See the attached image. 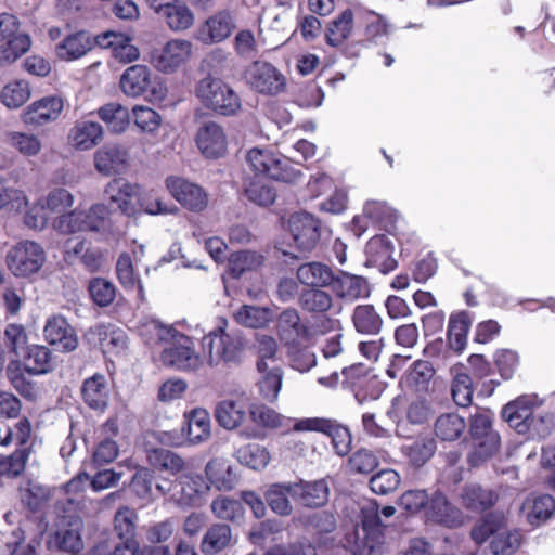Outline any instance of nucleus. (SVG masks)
I'll list each match as a JSON object with an SVG mask.
<instances>
[{
  "label": "nucleus",
  "mask_w": 555,
  "mask_h": 555,
  "mask_svg": "<svg viewBox=\"0 0 555 555\" xmlns=\"http://www.w3.org/2000/svg\"><path fill=\"white\" fill-rule=\"evenodd\" d=\"M135 518V513L128 506H122L117 509L114 517V531L116 532L118 540H137Z\"/></svg>",
  "instance_id": "obj_55"
},
{
  "label": "nucleus",
  "mask_w": 555,
  "mask_h": 555,
  "mask_svg": "<svg viewBox=\"0 0 555 555\" xmlns=\"http://www.w3.org/2000/svg\"><path fill=\"white\" fill-rule=\"evenodd\" d=\"M132 118L134 125L145 133H155L162 125V116L153 108L145 105H134L132 107Z\"/></svg>",
  "instance_id": "obj_57"
},
{
  "label": "nucleus",
  "mask_w": 555,
  "mask_h": 555,
  "mask_svg": "<svg viewBox=\"0 0 555 555\" xmlns=\"http://www.w3.org/2000/svg\"><path fill=\"white\" fill-rule=\"evenodd\" d=\"M293 485H272L266 492V501L270 508L278 515L287 516L292 513V505L288 500L293 499Z\"/></svg>",
  "instance_id": "obj_49"
},
{
  "label": "nucleus",
  "mask_w": 555,
  "mask_h": 555,
  "mask_svg": "<svg viewBox=\"0 0 555 555\" xmlns=\"http://www.w3.org/2000/svg\"><path fill=\"white\" fill-rule=\"evenodd\" d=\"M214 515L223 520L237 521L244 517V506L238 500L219 495L211 503Z\"/></svg>",
  "instance_id": "obj_53"
},
{
  "label": "nucleus",
  "mask_w": 555,
  "mask_h": 555,
  "mask_svg": "<svg viewBox=\"0 0 555 555\" xmlns=\"http://www.w3.org/2000/svg\"><path fill=\"white\" fill-rule=\"evenodd\" d=\"M293 429L296 431H318L331 438L333 449L339 456L347 455L351 450V434L346 426L335 420L311 417L297 421Z\"/></svg>",
  "instance_id": "obj_9"
},
{
  "label": "nucleus",
  "mask_w": 555,
  "mask_h": 555,
  "mask_svg": "<svg viewBox=\"0 0 555 555\" xmlns=\"http://www.w3.org/2000/svg\"><path fill=\"white\" fill-rule=\"evenodd\" d=\"M247 415L244 402L223 400L215 409V417L218 424L225 429H235L243 424Z\"/></svg>",
  "instance_id": "obj_35"
},
{
  "label": "nucleus",
  "mask_w": 555,
  "mask_h": 555,
  "mask_svg": "<svg viewBox=\"0 0 555 555\" xmlns=\"http://www.w3.org/2000/svg\"><path fill=\"white\" fill-rule=\"evenodd\" d=\"M195 94L206 108L221 116H234L242 108L237 92L221 78L208 76L201 79Z\"/></svg>",
  "instance_id": "obj_6"
},
{
  "label": "nucleus",
  "mask_w": 555,
  "mask_h": 555,
  "mask_svg": "<svg viewBox=\"0 0 555 555\" xmlns=\"http://www.w3.org/2000/svg\"><path fill=\"white\" fill-rule=\"evenodd\" d=\"M469 434L474 448L468 454L467 462L475 468L499 451L500 436L492 429V421L486 414H476L472 417Z\"/></svg>",
  "instance_id": "obj_8"
},
{
  "label": "nucleus",
  "mask_w": 555,
  "mask_h": 555,
  "mask_svg": "<svg viewBox=\"0 0 555 555\" xmlns=\"http://www.w3.org/2000/svg\"><path fill=\"white\" fill-rule=\"evenodd\" d=\"M30 96L28 85L24 81H14L5 85L0 92V100L10 109L18 108Z\"/></svg>",
  "instance_id": "obj_56"
},
{
  "label": "nucleus",
  "mask_w": 555,
  "mask_h": 555,
  "mask_svg": "<svg viewBox=\"0 0 555 555\" xmlns=\"http://www.w3.org/2000/svg\"><path fill=\"white\" fill-rule=\"evenodd\" d=\"M533 401L527 396H520L508 402L502 410L503 418L519 434H525L534 427Z\"/></svg>",
  "instance_id": "obj_18"
},
{
  "label": "nucleus",
  "mask_w": 555,
  "mask_h": 555,
  "mask_svg": "<svg viewBox=\"0 0 555 555\" xmlns=\"http://www.w3.org/2000/svg\"><path fill=\"white\" fill-rule=\"evenodd\" d=\"M98 116L113 133L125 132L129 128L131 119L128 108L117 102L101 106L98 109Z\"/></svg>",
  "instance_id": "obj_37"
},
{
  "label": "nucleus",
  "mask_w": 555,
  "mask_h": 555,
  "mask_svg": "<svg viewBox=\"0 0 555 555\" xmlns=\"http://www.w3.org/2000/svg\"><path fill=\"white\" fill-rule=\"evenodd\" d=\"M433 364L425 360H416L404 376V383L408 388L416 392L428 390L430 382L435 376Z\"/></svg>",
  "instance_id": "obj_41"
},
{
  "label": "nucleus",
  "mask_w": 555,
  "mask_h": 555,
  "mask_svg": "<svg viewBox=\"0 0 555 555\" xmlns=\"http://www.w3.org/2000/svg\"><path fill=\"white\" fill-rule=\"evenodd\" d=\"M167 26L173 31H182L194 23V15L190 8L182 1L176 0L160 14Z\"/></svg>",
  "instance_id": "obj_45"
},
{
  "label": "nucleus",
  "mask_w": 555,
  "mask_h": 555,
  "mask_svg": "<svg viewBox=\"0 0 555 555\" xmlns=\"http://www.w3.org/2000/svg\"><path fill=\"white\" fill-rule=\"evenodd\" d=\"M261 375L257 382L260 396L273 402L278 399L283 382V371L279 365L267 366L266 371H258Z\"/></svg>",
  "instance_id": "obj_46"
},
{
  "label": "nucleus",
  "mask_w": 555,
  "mask_h": 555,
  "mask_svg": "<svg viewBox=\"0 0 555 555\" xmlns=\"http://www.w3.org/2000/svg\"><path fill=\"white\" fill-rule=\"evenodd\" d=\"M345 382L353 388L354 391L359 389L364 383H371L374 387H378V378L371 370L362 364H352L343 370Z\"/></svg>",
  "instance_id": "obj_60"
},
{
  "label": "nucleus",
  "mask_w": 555,
  "mask_h": 555,
  "mask_svg": "<svg viewBox=\"0 0 555 555\" xmlns=\"http://www.w3.org/2000/svg\"><path fill=\"white\" fill-rule=\"evenodd\" d=\"M152 83V73L145 65H131L120 77V89L130 98H139L143 95Z\"/></svg>",
  "instance_id": "obj_24"
},
{
  "label": "nucleus",
  "mask_w": 555,
  "mask_h": 555,
  "mask_svg": "<svg viewBox=\"0 0 555 555\" xmlns=\"http://www.w3.org/2000/svg\"><path fill=\"white\" fill-rule=\"evenodd\" d=\"M166 185L173 198L190 211L201 212L208 205V194L198 184L180 177H168Z\"/></svg>",
  "instance_id": "obj_13"
},
{
  "label": "nucleus",
  "mask_w": 555,
  "mask_h": 555,
  "mask_svg": "<svg viewBox=\"0 0 555 555\" xmlns=\"http://www.w3.org/2000/svg\"><path fill=\"white\" fill-rule=\"evenodd\" d=\"M88 291L91 299L99 307L109 306L116 297L115 285L103 278H93L89 282Z\"/></svg>",
  "instance_id": "obj_59"
},
{
  "label": "nucleus",
  "mask_w": 555,
  "mask_h": 555,
  "mask_svg": "<svg viewBox=\"0 0 555 555\" xmlns=\"http://www.w3.org/2000/svg\"><path fill=\"white\" fill-rule=\"evenodd\" d=\"M436 450V440L430 436H418L401 447L402 454L414 468L423 467L434 456Z\"/></svg>",
  "instance_id": "obj_32"
},
{
  "label": "nucleus",
  "mask_w": 555,
  "mask_h": 555,
  "mask_svg": "<svg viewBox=\"0 0 555 555\" xmlns=\"http://www.w3.org/2000/svg\"><path fill=\"white\" fill-rule=\"evenodd\" d=\"M188 442L199 443L210 436V417L206 410L195 409L183 425Z\"/></svg>",
  "instance_id": "obj_38"
},
{
  "label": "nucleus",
  "mask_w": 555,
  "mask_h": 555,
  "mask_svg": "<svg viewBox=\"0 0 555 555\" xmlns=\"http://www.w3.org/2000/svg\"><path fill=\"white\" fill-rule=\"evenodd\" d=\"M7 263L16 276H27L35 272V242H21L7 255Z\"/></svg>",
  "instance_id": "obj_27"
},
{
  "label": "nucleus",
  "mask_w": 555,
  "mask_h": 555,
  "mask_svg": "<svg viewBox=\"0 0 555 555\" xmlns=\"http://www.w3.org/2000/svg\"><path fill=\"white\" fill-rule=\"evenodd\" d=\"M235 455L241 464L255 470L264 468L270 461L269 451L258 443L242 446L236 450Z\"/></svg>",
  "instance_id": "obj_50"
},
{
  "label": "nucleus",
  "mask_w": 555,
  "mask_h": 555,
  "mask_svg": "<svg viewBox=\"0 0 555 555\" xmlns=\"http://www.w3.org/2000/svg\"><path fill=\"white\" fill-rule=\"evenodd\" d=\"M85 403L92 410L104 411L107 406L108 390L106 378L103 374L95 373L87 378L81 387Z\"/></svg>",
  "instance_id": "obj_33"
},
{
  "label": "nucleus",
  "mask_w": 555,
  "mask_h": 555,
  "mask_svg": "<svg viewBox=\"0 0 555 555\" xmlns=\"http://www.w3.org/2000/svg\"><path fill=\"white\" fill-rule=\"evenodd\" d=\"M235 321L246 327L260 328L268 322V310L254 306H242L234 313Z\"/></svg>",
  "instance_id": "obj_61"
},
{
  "label": "nucleus",
  "mask_w": 555,
  "mask_h": 555,
  "mask_svg": "<svg viewBox=\"0 0 555 555\" xmlns=\"http://www.w3.org/2000/svg\"><path fill=\"white\" fill-rule=\"evenodd\" d=\"M43 335L49 345L59 351L70 352L78 347L74 327L62 315H53L47 321Z\"/></svg>",
  "instance_id": "obj_16"
},
{
  "label": "nucleus",
  "mask_w": 555,
  "mask_h": 555,
  "mask_svg": "<svg viewBox=\"0 0 555 555\" xmlns=\"http://www.w3.org/2000/svg\"><path fill=\"white\" fill-rule=\"evenodd\" d=\"M128 160V150L118 144H105L94 154L95 169L105 176L119 172Z\"/></svg>",
  "instance_id": "obj_22"
},
{
  "label": "nucleus",
  "mask_w": 555,
  "mask_h": 555,
  "mask_svg": "<svg viewBox=\"0 0 555 555\" xmlns=\"http://www.w3.org/2000/svg\"><path fill=\"white\" fill-rule=\"evenodd\" d=\"M351 322L357 333L376 336L382 332L384 320L371 304L358 305L351 313Z\"/></svg>",
  "instance_id": "obj_29"
},
{
  "label": "nucleus",
  "mask_w": 555,
  "mask_h": 555,
  "mask_svg": "<svg viewBox=\"0 0 555 555\" xmlns=\"http://www.w3.org/2000/svg\"><path fill=\"white\" fill-rule=\"evenodd\" d=\"M275 328L280 340L287 347H299L311 337L310 327L295 308H286L278 315Z\"/></svg>",
  "instance_id": "obj_12"
},
{
  "label": "nucleus",
  "mask_w": 555,
  "mask_h": 555,
  "mask_svg": "<svg viewBox=\"0 0 555 555\" xmlns=\"http://www.w3.org/2000/svg\"><path fill=\"white\" fill-rule=\"evenodd\" d=\"M507 518L502 512H491L481 517L470 531V538L477 543H485L490 537L493 555H514L522 544L519 529L506 530Z\"/></svg>",
  "instance_id": "obj_2"
},
{
  "label": "nucleus",
  "mask_w": 555,
  "mask_h": 555,
  "mask_svg": "<svg viewBox=\"0 0 555 555\" xmlns=\"http://www.w3.org/2000/svg\"><path fill=\"white\" fill-rule=\"evenodd\" d=\"M103 137V128L94 121H79L70 130L68 139L78 150L86 151L95 146Z\"/></svg>",
  "instance_id": "obj_36"
},
{
  "label": "nucleus",
  "mask_w": 555,
  "mask_h": 555,
  "mask_svg": "<svg viewBox=\"0 0 555 555\" xmlns=\"http://www.w3.org/2000/svg\"><path fill=\"white\" fill-rule=\"evenodd\" d=\"M246 160L256 176L287 183H294L301 177V172L295 169L288 159L267 149H251L246 155Z\"/></svg>",
  "instance_id": "obj_7"
},
{
  "label": "nucleus",
  "mask_w": 555,
  "mask_h": 555,
  "mask_svg": "<svg viewBox=\"0 0 555 555\" xmlns=\"http://www.w3.org/2000/svg\"><path fill=\"white\" fill-rule=\"evenodd\" d=\"M5 345L15 354L7 366V376L11 385L26 399L35 396V367L24 361L33 357L34 346L27 344V335L22 325L9 324L4 330Z\"/></svg>",
  "instance_id": "obj_1"
},
{
  "label": "nucleus",
  "mask_w": 555,
  "mask_h": 555,
  "mask_svg": "<svg viewBox=\"0 0 555 555\" xmlns=\"http://www.w3.org/2000/svg\"><path fill=\"white\" fill-rule=\"evenodd\" d=\"M63 107L64 101L59 95H50L37 100V127L57 120Z\"/></svg>",
  "instance_id": "obj_54"
},
{
  "label": "nucleus",
  "mask_w": 555,
  "mask_h": 555,
  "mask_svg": "<svg viewBox=\"0 0 555 555\" xmlns=\"http://www.w3.org/2000/svg\"><path fill=\"white\" fill-rule=\"evenodd\" d=\"M147 461L154 468L173 476L185 468V461L179 454L163 448L151 449L147 452Z\"/></svg>",
  "instance_id": "obj_40"
},
{
  "label": "nucleus",
  "mask_w": 555,
  "mask_h": 555,
  "mask_svg": "<svg viewBox=\"0 0 555 555\" xmlns=\"http://www.w3.org/2000/svg\"><path fill=\"white\" fill-rule=\"evenodd\" d=\"M527 520L533 527H539L548 520L555 512V500L550 494H542L525 503Z\"/></svg>",
  "instance_id": "obj_42"
},
{
  "label": "nucleus",
  "mask_w": 555,
  "mask_h": 555,
  "mask_svg": "<svg viewBox=\"0 0 555 555\" xmlns=\"http://www.w3.org/2000/svg\"><path fill=\"white\" fill-rule=\"evenodd\" d=\"M209 482L219 491H231L237 482V475L230 462L222 457L211 459L205 467Z\"/></svg>",
  "instance_id": "obj_30"
},
{
  "label": "nucleus",
  "mask_w": 555,
  "mask_h": 555,
  "mask_svg": "<svg viewBox=\"0 0 555 555\" xmlns=\"http://www.w3.org/2000/svg\"><path fill=\"white\" fill-rule=\"evenodd\" d=\"M288 228L299 250L310 251L320 241V221L309 212L293 214Z\"/></svg>",
  "instance_id": "obj_14"
},
{
  "label": "nucleus",
  "mask_w": 555,
  "mask_h": 555,
  "mask_svg": "<svg viewBox=\"0 0 555 555\" xmlns=\"http://www.w3.org/2000/svg\"><path fill=\"white\" fill-rule=\"evenodd\" d=\"M235 25L228 11H220L208 17L198 29V39L205 44L218 43L232 34Z\"/></svg>",
  "instance_id": "obj_20"
},
{
  "label": "nucleus",
  "mask_w": 555,
  "mask_h": 555,
  "mask_svg": "<svg viewBox=\"0 0 555 555\" xmlns=\"http://www.w3.org/2000/svg\"><path fill=\"white\" fill-rule=\"evenodd\" d=\"M78 505L79 503L74 499L59 502L57 508H61L64 514L57 516L55 530L47 541L48 548L73 555H78L83 550L81 537L83 520L77 513Z\"/></svg>",
  "instance_id": "obj_3"
},
{
  "label": "nucleus",
  "mask_w": 555,
  "mask_h": 555,
  "mask_svg": "<svg viewBox=\"0 0 555 555\" xmlns=\"http://www.w3.org/2000/svg\"><path fill=\"white\" fill-rule=\"evenodd\" d=\"M111 211L104 204H94L88 210H81L85 232H99L105 229Z\"/></svg>",
  "instance_id": "obj_62"
},
{
  "label": "nucleus",
  "mask_w": 555,
  "mask_h": 555,
  "mask_svg": "<svg viewBox=\"0 0 555 555\" xmlns=\"http://www.w3.org/2000/svg\"><path fill=\"white\" fill-rule=\"evenodd\" d=\"M363 218L380 228L388 229L397 221L396 210L387 203L379 201H369L363 208Z\"/></svg>",
  "instance_id": "obj_47"
},
{
  "label": "nucleus",
  "mask_w": 555,
  "mask_h": 555,
  "mask_svg": "<svg viewBox=\"0 0 555 555\" xmlns=\"http://www.w3.org/2000/svg\"><path fill=\"white\" fill-rule=\"evenodd\" d=\"M232 531L229 525L214 524L204 534L201 550L204 554L214 555L220 553L231 543Z\"/></svg>",
  "instance_id": "obj_39"
},
{
  "label": "nucleus",
  "mask_w": 555,
  "mask_h": 555,
  "mask_svg": "<svg viewBox=\"0 0 555 555\" xmlns=\"http://www.w3.org/2000/svg\"><path fill=\"white\" fill-rule=\"evenodd\" d=\"M427 516L433 521L449 528L460 527L464 521L463 513L452 505L444 494L436 492L429 501Z\"/></svg>",
  "instance_id": "obj_23"
},
{
  "label": "nucleus",
  "mask_w": 555,
  "mask_h": 555,
  "mask_svg": "<svg viewBox=\"0 0 555 555\" xmlns=\"http://www.w3.org/2000/svg\"><path fill=\"white\" fill-rule=\"evenodd\" d=\"M400 476L393 469H382L370 479V489L376 494H388L400 485Z\"/></svg>",
  "instance_id": "obj_64"
},
{
  "label": "nucleus",
  "mask_w": 555,
  "mask_h": 555,
  "mask_svg": "<svg viewBox=\"0 0 555 555\" xmlns=\"http://www.w3.org/2000/svg\"><path fill=\"white\" fill-rule=\"evenodd\" d=\"M227 319L219 318L216 327L202 339L203 351L207 354L209 365H218L221 362L238 365L243 360V338L227 333Z\"/></svg>",
  "instance_id": "obj_5"
},
{
  "label": "nucleus",
  "mask_w": 555,
  "mask_h": 555,
  "mask_svg": "<svg viewBox=\"0 0 555 555\" xmlns=\"http://www.w3.org/2000/svg\"><path fill=\"white\" fill-rule=\"evenodd\" d=\"M334 274L330 266L319 261L301 263L296 271V278L302 285L315 288L331 287Z\"/></svg>",
  "instance_id": "obj_25"
},
{
  "label": "nucleus",
  "mask_w": 555,
  "mask_h": 555,
  "mask_svg": "<svg viewBox=\"0 0 555 555\" xmlns=\"http://www.w3.org/2000/svg\"><path fill=\"white\" fill-rule=\"evenodd\" d=\"M465 429V420L456 413L441 414L435 422V434L443 441L457 440Z\"/></svg>",
  "instance_id": "obj_44"
},
{
  "label": "nucleus",
  "mask_w": 555,
  "mask_h": 555,
  "mask_svg": "<svg viewBox=\"0 0 555 555\" xmlns=\"http://www.w3.org/2000/svg\"><path fill=\"white\" fill-rule=\"evenodd\" d=\"M353 14L351 10H345L336 20H334L327 31L326 42L332 47H339L351 34Z\"/></svg>",
  "instance_id": "obj_52"
},
{
  "label": "nucleus",
  "mask_w": 555,
  "mask_h": 555,
  "mask_svg": "<svg viewBox=\"0 0 555 555\" xmlns=\"http://www.w3.org/2000/svg\"><path fill=\"white\" fill-rule=\"evenodd\" d=\"M137 188V185H132L122 179H114L107 184L105 193L108 195L111 204H115L121 214L131 217L137 214L133 202Z\"/></svg>",
  "instance_id": "obj_26"
},
{
  "label": "nucleus",
  "mask_w": 555,
  "mask_h": 555,
  "mask_svg": "<svg viewBox=\"0 0 555 555\" xmlns=\"http://www.w3.org/2000/svg\"><path fill=\"white\" fill-rule=\"evenodd\" d=\"M262 256L250 250H238L229 258V268L234 278L251 271L261 264Z\"/></svg>",
  "instance_id": "obj_58"
},
{
  "label": "nucleus",
  "mask_w": 555,
  "mask_h": 555,
  "mask_svg": "<svg viewBox=\"0 0 555 555\" xmlns=\"http://www.w3.org/2000/svg\"><path fill=\"white\" fill-rule=\"evenodd\" d=\"M331 288L336 297L346 301L367 298L371 294L370 284L364 276L351 274L343 270L334 274Z\"/></svg>",
  "instance_id": "obj_17"
},
{
  "label": "nucleus",
  "mask_w": 555,
  "mask_h": 555,
  "mask_svg": "<svg viewBox=\"0 0 555 555\" xmlns=\"http://www.w3.org/2000/svg\"><path fill=\"white\" fill-rule=\"evenodd\" d=\"M159 341H168L170 346L160 354L163 363L179 371H196L202 365L199 354L194 349L191 337L180 333L173 326L153 322Z\"/></svg>",
  "instance_id": "obj_4"
},
{
  "label": "nucleus",
  "mask_w": 555,
  "mask_h": 555,
  "mask_svg": "<svg viewBox=\"0 0 555 555\" xmlns=\"http://www.w3.org/2000/svg\"><path fill=\"white\" fill-rule=\"evenodd\" d=\"M196 145L208 158H218L227 151V137L215 121L203 125L196 134Z\"/></svg>",
  "instance_id": "obj_19"
},
{
  "label": "nucleus",
  "mask_w": 555,
  "mask_h": 555,
  "mask_svg": "<svg viewBox=\"0 0 555 555\" xmlns=\"http://www.w3.org/2000/svg\"><path fill=\"white\" fill-rule=\"evenodd\" d=\"M91 48L90 37L85 31H78L57 44V54L61 59L70 61L83 56Z\"/></svg>",
  "instance_id": "obj_43"
},
{
  "label": "nucleus",
  "mask_w": 555,
  "mask_h": 555,
  "mask_svg": "<svg viewBox=\"0 0 555 555\" xmlns=\"http://www.w3.org/2000/svg\"><path fill=\"white\" fill-rule=\"evenodd\" d=\"M293 489V500L306 507H320L328 500V488L324 480L294 483Z\"/></svg>",
  "instance_id": "obj_28"
},
{
  "label": "nucleus",
  "mask_w": 555,
  "mask_h": 555,
  "mask_svg": "<svg viewBox=\"0 0 555 555\" xmlns=\"http://www.w3.org/2000/svg\"><path fill=\"white\" fill-rule=\"evenodd\" d=\"M472 323L470 313L466 310L451 313L447 328V338L449 347L456 353H461L465 349Z\"/></svg>",
  "instance_id": "obj_31"
},
{
  "label": "nucleus",
  "mask_w": 555,
  "mask_h": 555,
  "mask_svg": "<svg viewBox=\"0 0 555 555\" xmlns=\"http://www.w3.org/2000/svg\"><path fill=\"white\" fill-rule=\"evenodd\" d=\"M245 79L250 89L266 95H276L286 88L284 75L268 62L256 61L249 65Z\"/></svg>",
  "instance_id": "obj_10"
},
{
  "label": "nucleus",
  "mask_w": 555,
  "mask_h": 555,
  "mask_svg": "<svg viewBox=\"0 0 555 555\" xmlns=\"http://www.w3.org/2000/svg\"><path fill=\"white\" fill-rule=\"evenodd\" d=\"M248 414L253 423L264 428H282L287 422V420L275 410L260 403L250 404Z\"/></svg>",
  "instance_id": "obj_51"
},
{
  "label": "nucleus",
  "mask_w": 555,
  "mask_h": 555,
  "mask_svg": "<svg viewBox=\"0 0 555 555\" xmlns=\"http://www.w3.org/2000/svg\"><path fill=\"white\" fill-rule=\"evenodd\" d=\"M31 46L29 35L22 33L0 41V63H13Z\"/></svg>",
  "instance_id": "obj_48"
},
{
  "label": "nucleus",
  "mask_w": 555,
  "mask_h": 555,
  "mask_svg": "<svg viewBox=\"0 0 555 555\" xmlns=\"http://www.w3.org/2000/svg\"><path fill=\"white\" fill-rule=\"evenodd\" d=\"M384 529L385 526L382 524L377 509H362V535L357 534L353 555H373L384 544Z\"/></svg>",
  "instance_id": "obj_11"
},
{
  "label": "nucleus",
  "mask_w": 555,
  "mask_h": 555,
  "mask_svg": "<svg viewBox=\"0 0 555 555\" xmlns=\"http://www.w3.org/2000/svg\"><path fill=\"white\" fill-rule=\"evenodd\" d=\"M27 206L28 199L23 191L0 186V210L21 214Z\"/></svg>",
  "instance_id": "obj_63"
},
{
  "label": "nucleus",
  "mask_w": 555,
  "mask_h": 555,
  "mask_svg": "<svg viewBox=\"0 0 555 555\" xmlns=\"http://www.w3.org/2000/svg\"><path fill=\"white\" fill-rule=\"evenodd\" d=\"M499 500V493L479 483H467L460 493V503L470 512L482 513L492 508Z\"/></svg>",
  "instance_id": "obj_21"
},
{
  "label": "nucleus",
  "mask_w": 555,
  "mask_h": 555,
  "mask_svg": "<svg viewBox=\"0 0 555 555\" xmlns=\"http://www.w3.org/2000/svg\"><path fill=\"white\" fill-rule=\"evenodd\" d=\"M192 43L188 40H169L160 50L152 53V63L162 73H172L191 56Z\"/></svg>",
  "instance_id": "obj_15"
},
{
  "label": "nucleus",
  "mask_w": 555,
  "mask_h": 555,
  "mask_svg": "<svg viewBox=\"0 0 555 555\" xmlns=\"http://www.w3.org/2000/svg\"><path fill=\"white\" fill-rule=\"evenodd\" d=\"M299 307L307 313L317 317L325 314L333 307L332 295L319 287H307L298 296Z\"/></svg>",
  "instance_id": "obj_34"
}]
</instances>
